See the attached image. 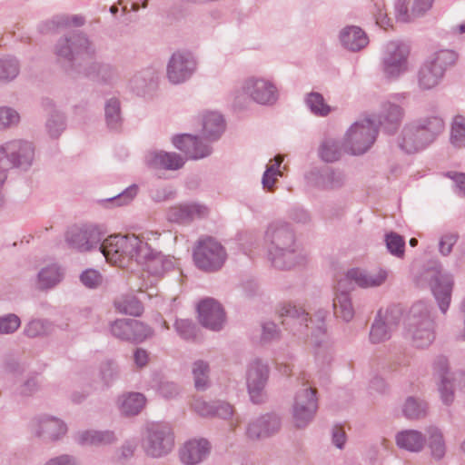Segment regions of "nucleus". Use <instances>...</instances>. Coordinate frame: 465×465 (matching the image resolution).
I'll return each mask as SVG.
<instances>
[{
  "instance_id": "obj_1",
  "label": "nucleus",
  "mask_w": 465,
  "mask_h": 465,
  "mask_svg": "<svg viewBox=\"0 0 465 465\" xmlns=\"http://www.w3.org/2000/svg\"><path fill=\"white\" fill-rule=\"evenodd\" d=\"M53 53L57 65L71 79L87 78L110 84L119 76L115 65L94 59L95 45L82 31L62 35L54 45Z\"/></svg>"
},
{
  "instance_id": "obj_2",
  "label": "nucleus",
  "mask_w": 465,
  "mask_h": 465,
  "mask_svg": "<svg viewBox=\"0 0 465 465\" xmlns=\"http://www.w3.org/2000/svg\"><path fill=\"white\" fill-rule=\"evenodd\" d=\"M264 241L273 267L290 270L303 262V256L297 249L294 231L288 223L273 221L269 223Z\"/></svg>"
},
{
  "instance_id": "obj_3",
  "label": "nucleus",
  "mask_w": 465,
  "mask_h": 465,
  "mask_svg": "<svg viewBox=\"0 0 465 465\" xmlns=\"http://www.w3.org/2000/svg\"><path fill=\"white\" fill-rule=\"evenodd\" d=\"M444 130L445 122L440 115L420 117L403 127L399 145L407 153H417L433 143Z\"/></svg>"
},
{
  "instance_id": "obj_4",
  "label": "nucleus",
  "mask_w": 465,
  "mask_h": 465,
  "mask_svg": "<svg viewBox=\"0 0 465 465\" xmlns=\"http://www.w3.org/2000/svg\"><path fill=\"white\" fill-rule=\"evenodd\" d=\"M99 251L107 262L119 267H126L136 257H144L148 253L147 242L138 236L132 235H110L101 241Z\"/></svg>"
},
{
  "instance_id": "obj_5",
  "label": "nucleus",
  "mask_w": 465,
  "mask_h": 465,
  "mask_svg": "<svg viewBox=\"0 0 465 465\" xmlns=\"http://www.w3.org/2000/svg\"><path fill=\"white\" fill-rule=\"evenodd\" d=\"M405 336L417 348H427L435 340L432 307L424 301L412 304L405 321Z\"/></svg>"
},
{
  "instance_id": "obj_6",
  "label": "nucleus",
  "mask_w": 465,
  "mask_h": 465,
  "mask_svg": "<svg viewBox=\"0 0 465 465\" xmlns=\"http://www.w3.org/2000/svg\"><path fill=\"white\" fill-rule=\"evenodd\" d=\"M428 283L442 314H446L451 302L454 285L453 277L450 273H442L440 262L431 260L424 266L420 275L417 278V284L424 286Z\"/></svg>"
},
{
  "instance_id": "obj_7",
  "label": "nucleus",
  "mask_w": 465,
  "mask_h": 465,
  "mask_svg": "<svg viewBox=\"0 0 465 465\" xmlns=\"http://www.w3.org/2000/svg\"><path fill=\"white\" fill-rule=\"evenodd\" d=\"M35 158V147L25 140H12L0 145V173L13 168L28 170Z\"/></svg>"
},
{
  "instance_id": "obj_8",
  "label": "nucleus",
  "mask_w": 465,
  "mask_h": 465,
  "mask_svg": "<svg viewBox=\"0 0 465 465\" xmlns=\"http://www.w3.org/2000/svg\"><path fill=\"white\" fill-rule=\"evenodd\" d=\"M196 267L205 272L219 271L227 259L225 248L213 237L199 239L193 252Z\"/></svg>"
},
{
  "instance_id": "obj_9",
  "label": "nucleus",
  "mask_w": 465,
  "mask_h": 465,
  "mask_svg": "<svg viewBox=\"0 0 465 465\" xmlns=\"http://www.w3.org/2000/svg\"><path fill=\"white\" fill-rule=\"evenodd\" d=\"M174 446V435L172 428L165 423H151L147 425L142 441L146 455L161 458L172 451Z\"/></svg>"
},
{
  "instance_id": "obj_10",
  "label": "nucleus",
  "mask_w": 465,
  "mask_h": 465,
  "mask_svg": "<svg viewBox=\"0 0 465 465\" xmlns=\"http://www.w3.org/2000/svg\"><path fill=\"white\" fill-rule=\"evenodd\" d=\"M378 130L373 120L365 118L354 123L346 134L344 147L351 154H362L374 143Z\"/></svg>"
},
{
  "instance_id": "obj_11",
  "label": "nucleus",
  "mask_w": 465,
  "mask_h": 465,
  "mask_svg": "<svg viewBox=\"0 0 465 465\" xmlns=\"http://www.w3.org/2000/svg\"><path fill=\"white\" fill-rule=\"evenodd\" d=\"M102 232L93 224L73 225L65 232V242L69 248L79 252H91L98 248L103 239Z\"/></svg>"
},
{
  "instance_id": "obj_12",
  "label": "nucleus",
  "mask_w": 465,
  "mask_h": 465,
  "mask_svg": "<svg viewBox=\"0 0 465 465\" xmlns=\"http://www.w3.org/2000/svg\"><path fill=\"white\" fill-rule=\"evenodd\" d=\"M111 334L124 341L141 343L153 335V330L135 319H117L110 322Z\"/></svg>"
},
{
  "instance_id": "obj_13",
  "label": "nucleus",
  "mask_w": 465,
  "mask_h": 465,
  "mask_svg": "<svg viewBox=\"0 0 465 465\" xmlns=\"http://www.w3.org/2000/svg\"><path fill=\"white\" fill-rule=\"evenodd\" d=\"M409 53V48L404 44L392 41L386 45L382 69L387 78L396 79L407 71Z\"/></svg>"
},
{
  "instance_id": "obj_14",
  "label": "nucleus",
  "mask_w": 465,
  "mask_h": 465,
  "mask_svg": "<svg viewBox=\"0 0 465 465\" xmlns=\"http://www.w3.org/2000/svg\"><path fill=\"white\" fill-rule=\"evenodd\" d=\"M402 311L399 306H390L384 313L380 310L370 331L372 343H380L391 338L401 320Z\"/></svg>"
},
{
  "instance_id": "obj_15",
  "label": "nucleus",
  "mask_w": 465,
  "mask_h": 465,
  "mask_svg": "<svg viewBox=\"0 0 465 465\" xmlns=\"http://www.w3.org/2000/svg\"><path fill=\"white\" fill-rule=\"evenodd\" d=\"M318 409L316 389L302 388L295 396L292 414L297 428L306 427L313 419Z\"/></svg>"
},
{
  "instance_id": "obj_16",
  "label": "nucleus",
  "mask_w": 465,
  "mask_h": 465,
  "mask_svg": "<svg viewBox=\"0 0 465 465\" xmlns=\"http://www.w3.org/2000/svg\"><path fill=\"white\" fill-rule=\"evenodd\" d=\"M242 88L245 94L260 104L271 105L278 99L275 85L264 78L248 77L243 81Z\"/></svg>"
},
{
  "instance_id": "obj_17",
  "label": "nucleus",
  "mask_w": 465,
  "mask_h": 465,
  "mask_svg": "<svg viewBox=\"0 0 465 465\" xmlns=\"http://www.w3.org/2000/svg\"><path fill=\"white\" fill-rule=\"evenodd\" d=\"M269 378V367L260 360L253 361L247 371V388L251 400L260 404L265 399V386Z\"/></svg>"
},
{
  "instance_id": "obj_18",
  "label": "nucleus",
  "mask_w": 465,
  "mask_h": 465,
  "mask_svg": "<svg viewBox=\"0 0 465 465\" xmlns=\"http://www.w3.org/2000/svg\"><path fill=\"white\" fill-rule=\"evenodd\" d=\"M196 69V61L188 52H176L167 64V77L172 84H178L188 80Z\"/></svg>"
},
{
  "instance_id": "obj_19",
  "label": "nucleus",
  "mask_w": 465,
  "mask_h": 465,
  "mask_svg": "<svg viewBox=\"0 0 465 465\" xmlns=\"http://www.w3.org/2000/svg\"><path fill=\"white\" fill-rule=\"evenodd\" d=\"M388 278V271L382 268H376L370 271L352 268L341 279V286L348 285L352 287L354 282L361 288H373L382 285Z\"/></svg>"
},
{
  "instance_id": "obj_20",
  "label": "nucleus",
  "mask_w": 465,
  "mask_h": 465,
  "mask_svg": "<svg viewBox=\"0 0 465 465\" xmlns=\"http://www.w3.org/2000/svg\"><path fill=\"white\" fill-rule=\"evenodd\" d=\"M307 183L322 190H336L341 188L346 182V176L342 171L331 167L312 169L305 176Z\"/></svg>"
},
{
  "instance_id": "obj_21",
  "label": "nucleus",
  "mask_w": 465,
  "mask_h": 465,
  "mask_svg": "<svg viewBox=\"0 0 465 465\" xmlns=\"http://www.w3.org/2000/svg\"><path fill=\"white\" fill-rule=\"evenodd\" d=\"M201 324L209 330L218 331L225 322V312L222 305L213 298L203 300L197 307Z\"/></svg>"
},
{
  "instance_id": "obj_22",
  "label": "nucleus",
  "mask_w": 465,
  "mask_h": 465,
  "mask_svg": "<svg viewBox=\"0 0 465 465\" xmlns=\"http://www.w3.org/2000/svg\"><path fill=\"white\" fill-rule=\"evenodd\" d=\"M158 71L147 66L136 71L128 81V87L138 96L151 95L158 87Z\"/></svg>"
},
{
  "instance_id": "obj_23",
  "label": "nucleus",
  "mask_w": 465,
  "mask_h": 465,
  "mask_svg": "<svg viewBox=\"0 0 465 465\" xmlns=\"http://www.w3.org/2000/svg\"><path fill=\"white\" fill-rule=\"evenodd\" d=\"M280 428V417L275 413H266L248 423L246 436L252 440H257L273 435Z\"/></svg>"
},
{
  "instance_id": "obj_24",
  "label": "nucleus",
  "mask_w": 465,
  "mask_h": 465,
  "mask_svg": "<svg viewBox=\"0 0 465 465\" xmlns=\"http://www.w3.org/2000/svg\"><path fill=\"white\" fill-rule=\"evenodd\" d=\"M148 253L144 257H136L135 262L143 267L150 274L161 276L174 267L173 258L153 251L147 243Z\"/></svg>"
},
{
  "instance_id": "obj_25",
  "label": "nucleus",
  "mask_w": 465,
  "mask_h": 465,
  "mask_svg": "<svg viewBox=\"0 0 465 465\" xmlns=\"http://www.w3.org/2000/svg\"><path fill=\"white\" fill-rule=\"evenodd\" d=\"M67 430L65 423L54 417L43 416L35 420V435L44 441H54Z\"/></svg>"
},
{
  "instance_id": "obj_26",
  "label": "nucleus",
  "mask_w": 465,
  "mask_h": 465,
  "mask_svg": "<svg viewBox=\"0 0 465 465\" xmlns=\"http://www.w3.org/2000/svg\"><path fill=\"white\" fill-rule=\"evenodd\" d=\"M434 0H397L395 14L398 21L408 23L423 15L432 6Z\"/></svg>"
},
{
  "instance_id": "obj_27",
  "label": "nucleus",
  "mask_w": 465,
  "mask_h": 465,
  "mask_svg": "<svg viewBox=\"0 0 465 465\" xmlns=\"http://www.w3.org/2000/svg\"><path fill=\"white\" fill-rule=\"evenodd\" d=\"M173 145L191 159H201L211 154L212 148L199 140L197 136L183 134L173 137Z\"/></svg>"
},
{
  "instance_id": "obj_28",
  "label": "nucleus",
  "mask_w": 465,
  "mask_h": 465,
  "mask_svg": "<svg viewBox=\"0 0 465 465\" xmlns=\"http://www.w3.org/2000/svg\"><path fill=\"white\" fill-rule=\"evenodd\" d=\"M353 287L348 285L341 286V279L338 281L335 295L332 302L333 313L336 318L349 322L354 317V308L350 292Z\"/></svg>"
},
{
  "instance_id": "obj_29",
  "label": "nucleus",
  "mask_w": 465,
  "mask_h": 465,
  "mask_svg": "<svg viewBox=\"0 0 465 465\" xmlns=\"http://www.w3.org/2000/svg\"><path fill=\"white\" fill-rule=\"evenodd\" d=\"M403 117L404 109L400 104L388 101L381 105L378 122L386 133L392 134L399 129Z\"/></svg>"
},
{
  "instance_id": "obj_30",
  "label": "nucleus",
  "mask_w": 465,
  "mask_h": 465,
  "mask_svg": "<svg viewBox=\"0 0 465 465\" xmlns=\"http://www.w3.org/2000/svg\"><path fill=\"white\" fill-rule=\"evenodd\" d=\"M210 449V443L205 439L189 440L180 450L181 460L186 465H196L206 459Z\"/></svg>"
},
{
  "instance_id": "obj_31",
  "label": "nucleus",
  "mask_w": 465,
  "mask_h": 465,
  "mask_svg": "<svg viewBox=\"0 0 465 465\" xmlns=\"http://www.w3.org/2000/svg\"><path fill=\"white\" fill-rule=\"evenodd\" d=\"M278 312L281 318H284L282 324H292L296 328V331L301 334L304 333V331L308 329V322H312V318L309 319V314L303 309L291 303L281 305Z\"/></svg>"
},
{
  "instance_id": "obj_32",
  "label": "nucleus",
  "mask_w": 465,
  "mask_h": 465,
  "mask_svg": "<svg viewBox=\"0 0 465 465\" xmlns=\"http://www.w3.org/2000/svg\"><path fill=\"white\" fill-rule=\"evenodd\" d=\"M207 214V208L201 204H181L169 209L168 220L173 223H189L195 218H202Z\"/></svg>"
},
{
  "instance_id": "obj_33",
  "label": "nucleus",
  "mask_w": 465,
  "mask_h": 465,
  "mask_svg": "<svg viewBox=\"0 0 465 465\" xmlns=\"http://www.w3.org/2000/svg\"><path fill=\"white\" fill-rule=\"evenodd\" d=\"M340 40L344 48L352 52L363 49L369 43L366 33L356 25L343 28L340 33Z\"/></svg>"
},
{
  "instance_id": "obj_34",
  "label": "nucleus",
  "mask_w": 465,
  "mask_h": 465,
  "mask_svg": "<svg viewBox=\"0 0 465 465\" xmlns=\"http://www.w3.org/2000/svg\"><path fill=\"white\" fill-rule=\"evenodd\" d=\"M149 166L156 169L178 170L184 164V160L175 153L154 152L146 158Z\"/></svg>"
},
{
  "instance_id": "obj_35",
  "label": "nucleus",
  "mask_w": 465,
  "mask_h": 465,
  "mask_svg": "<svg viewBox=\"0 0 465 465\" xmlns=\"http://www.w3.org/2000/svg\"><path fill=\"white\" fill-rule=\"evenodd\" d=\"M435 366L440 371V383L439 385V391L440 393L441 401L446 405H450L454 401V386L452 378L448 372L447 360L440 357L435 362Z\"/></svg>"
},
{
  "instance_id": "obj_36",
  "label": "nucleus",
  "mask_w": 465,
  "mask_h": 465,
  "mask_svg": "<svg viewBox=\"0 0 465 465\" xmlns=\"http://www.w3.org/2000/svg\"><path fill=\"white\" fill-rule=\"evenodd\" d=\"M442 71L433 67V64L427 61L418 72V84L421 90H430L436 87L443 78Z\"/></svg>"
},
{
  "instance_id": "obj_37",
  "label": "nucleus",
  "mask_w": 465,
  "mask_h": 465,
  "mask_svg": "<svg viewBox=\"0 0 465 465\" xmlns=\"http://www.w3.org/2000/svg\"><path fill=\"white\" fill-rule=\"evenodd\" d=\"M225 130L223 117L218 113H208L203 121V134L210 140L215 141L220 138Z\"/></svg>"
},
{
  "instance_id": "obj_38",
  "label": "nucleus",
  "mask_w": 465,
  "mask_h": 465,
  "mask_svg": "<svg viewBox=\"0 0 465 465\" xmlns=\"http://www.w3.org/2000/svg\"><path fill=\"white\" fill-rule=\"evenodd\" d=\"M396 443L401 449L419 452L424 447L425 437L415 430H403L396 435Z\"/></svg>"
},
{
  "instance_id": "obj_39",
  "label": "nucleus",
  "mask_w": 465,
  "mask_h": 465,
  "mask_svg": "<svg viewBox=\"0 0 465 465\" xmlns=\"http://www.w3.org/2000/svg\"><path fill=\"white\" fill-rule=\"evenodd\" d=\"M115 311L122 314L140 316L143 312V303L134 294L126 293L116 297L114 301Z\"/></svg>"
},
{
  "instance_id": "obj_40",
  "label": "nucleus",
  "mask_w": 465,
  "mask_h": 465,
  "mask_svg": "<svg viewBox=\"0 0 465 465\" xmlns=\"http://www.w3.org/2000/svg\"><path fill=\"white\" fill-rule=\"evenodd\" d=\"M63 278L61 268L55 264L44 267L37 274L36 288L46 291L57 285Z\"/></svg>"
},
{
  "instance_id": "obj_41",
  "label": "nucleus",
  "mask_w": 465,
  "mask_h": 465,
  "mask_svg": "<svg viewBox=\"0 0 465 465\" xmlns=\"http://www.w3.org/2000/svg\"><path fill=\"white\" fill-rule=\"evenodd\" d=\"M210 365L203 360H197L192 364V375L194 388L198 391H205L211 386Z\"/></svg>"
},
{
  "instance_id": "obj_42",
  "label": "nucleus",
  "mask_w": 465,
  "mask_h": 465,
  "mask_svg": "<svg viewBox=\"0 0 465 465\" xmlns=\"http://www.w3.org/2000/svg\"><path fill=\"white\" fill-rule=\"evenodd\" d=\"M402 413L408 420L423 419L428 413V403L420 398L410 396L402 406Z\"/></svg>"
},
{
  "instance_id": "obj_43",
  "label": "nucleus",
  "mask_w": 465,
  "mask_h": 465,
  "mask_svg": "<svg viewBox=\"0 0 465 465\" xmlns=\"http://www.w3.org/2000/svg\"><path fill=\"white\" fill-rule=\"evenodd\" d=\"M104 117L109 129L119 130L121 128L123 118L120 101L117 98L113 97L105 102Z\"/></svg>"
},
{
  "instance_id": "obj_44",
  "label": "nucleus",
  "mask_w": 465,
  "mask_h": 465,
  "mask_svg": "<svg viewBox=\"0 0 465 465\" xmlns=\"http://www.w3.org/2000/svg\"><path fill=\"white\" fill-rule=\"evenodd\" d=\"M426 432L429 436V447L431 455L437 460L442 459L446 452V446L441 430L438 427L430 426Z\"/></svg>"
},
{
  "instance_id": "obj_45",
  "label": "nucleus",
  "mask_w": 465,
  "mask_h": 465,
  "mask_svg": "<svg viewBox=\"0 0 465 465\" xmlns=\"http://www.w3.org/2000/svg\"><path fill=\"white\" fill-rule=\"evenodd\" d=\"M145 403V398L142 393L132 392L123 396L120 408L121 411L125 415L138 414Z\"/></svg>"
},
{
  "instance_id": "obj_46",
  "label": "nucleus",
  "mask_w": 465,
  "mask_h": 465,
  "mask_svg": "<svg viewBox=\"0 0 465 465\" xmlns=\"http://www.w3.org/2000/svg\"><path fill=\"white\" fill-rule=\"evenodd\" d=\"M458 59L456 52L449 49L440 50L435 52L427 62L433 64L434 68L440 69L442 74H445L446 70L454 65Z\"/></svg>"
},
{
  "instance_id": "obj_47",
  "label": "nucleus",
  "mask_w": 465,
  "mask_h": 465,
  "mask_svg": "<svg viewBox=\"0 0 465 465\" xmlns=\"http://www.w3.org/2000/svg\"><path fill=\"white\" fill-rule=\"evenodd\" d=\"M458 59L456 52L449 49L440 50L435 52L427 62L433 64L434 68L440 69L442 74H445L446 70L454 65Z\"/></svg>"
},
{
  "instance_id": "obj_48",
  "label": "nucleus",
  "mask_w": 465,
  "mask_h": 465,
  "mask_svg": "<svg viewBox=\"0 0 465 465\" xmlns=\"http://www.w3.org/2000/svg\"><path fill=\"white\" fill-rule=\"evenodd\" d=\"M20 72L19 61L11 55L0 56V82H10L17 77Z\"/></svg>"
},
{
  "instance_id": "obj_49",
  "label": "nucleus",
  "mask_w": 465,
  "mask_h": 465,
  "mask_svg": "<svg viewBox=\"0 0 465 465\" xmlns=\"http://www.w3.org/2000/svg\"><path fill=\"white\" fill-rule=\"evenodd\" d=\"M45 128L49 136L57 139L66 128L65 116L59 111H54L48 116Z\"/></svg>"
},
{
  "instance_id": "obj_50",
  "label": "nucleus",
  "mask_w": 465,
  "mask_h": 465,
  "mask_svg": "<svg viewBox=\"0 0 465 465\" xmlns=\"http://www.w3.org/2000/svg\"><path fill=\"white\" fill-rule=\"evenodd\" d=\"M450 143L457 148L465 146V117L456 115L450 127Z\"/></svg>"
},
{
  "instance_id": "obj_51",
  "label": "nucleus",
  "mask_w": 465,
  "mask_h": 465,
  "mask_svg": "<svg viewBox=\"0 0 465 465\" xmlns=\"http://www.w3.org/2000/svg\"><path fill=\"white\" fill-rule=\"evenodd\" d=\"M384 242L388 252L397 257L403 258L405 252V240L395 232H390L385 234Z\"/></svg>"
},
{
  "instance_id": "obj_52",
  "label": "nucleus",
  "mask_w": 465,
  "mask_h": 465,
  "mask_svg": "<svg viewBox=\"0 0 465 465\" xmlns=\"http://www.w3.org/2000/svg\"><path fill=\"white\" fill-rule=\"evenodd\" d=\"M305 103L311 112L316 115L326 116L331 112V107L325 103L320 93L312 92L308 94Z\"/></svg>"
},
{
  "instance_id": "obj_53",
  "label": "nucleus",
  "mask_w": 465,
  "mask_h": 465,
  "mask_svg": "<svg viewBox=\"0 0 465 465\" xmlns=\"http://www.w3.org/2000/svg\"><path fill=\"white\" fill-rule=\"evenodd\" d=\"M52 330V324L47 320L34 319L24 329V333L29 338H35L48 334Z\"/></svg>"
},
{
  "instance_id": "obj_54",
  "label": "nucleus",
  "mask_w": 465,
  "mask_h": 465,
  "mask_svg": "<svg viewBox=\"0 0 465 465\" xmlns=\"http://www.w3.org/2000/svg\"><path fill=\"white\" fill-rule=\"evenodd\" d=\"M73 24L75 26H82L84 25V18L81 15H73L72 17L62 15L55 16L53 20L46 22L41 27V32H46L54 27H65Z\"/></svg>"
},
{
  "instance_id": "obj_55",
  "label": "nucleus",
  "mask_w": 465,
  "mask_h": 465,
  "mask_svg": "<svg viewBox=\"0 0 465 465\" xmlns=\"http://www.w3.org/2000/svg\"><path fill=\"white\" fill-rule=\"evenodd\" d=\"M341 148L339 143L332 139L325 140L320 147V156L327 163H332L340 159Z\"/></svg>"
},
{
  "instance_id": "obj_56",
  "label": "nucleus",
  "mask_w": 465,
  "mask_h": 465,
  "mask_svg": "<svg viewBox=\"0 0 465 465\" xmlns=\"http://www.w3.org/2000/svg\"><path fill=\"white\" fill-rule=\"evenodd\" d=\"M174 328L179 336L185 341H194L197 337V326L191 320L178 319L174 322Z\"/></svg>"
},
{
  "instance_id": "obj_57",
  "label": "nucleus",
  "mask_w": 465,
  "mask_h": 465,
  "mask_svg": "<svg viewBox=\"0 0 465 465\" xmlns=\"http://www.w3.org/2000/svg\"><path fill=\"white\" fill-rule=\"evenodd\" d=\"M100 376L106 386L111 385L120 376L119 366L114 361L103 362L100 366Z\"/></svg>"
},
{
  "instance_id": "obj_58",
  "label": "nucleus",
  "mask_w": 465,
  "mask_h": 465,
  "mask_svg": "<svg viewBox=\"0 0 465 465\" xmlns=\"http://www.w3.org/2000/svg\"><path fill=\"white\" fill-rule=\"evenodd\" d=\"M20 121L19 114L7 106L0 107V130L15 126Z\"/></svg>"
},
{
  "instance_id": "obj_59",
  "label": "nucleus",
  "mask_w": 465,
  "mask_h": 465,
  "mask_svg": "<svg viewBox=\"0 0 465 465\" xmlns=\"http://www.w3.org/2000/svg\"><path fill=\"white\" fill-rule=\"evenodd\" d=\"M21 324L20 318L14 314L9 313L0 317V334L14 333Z\"/></svg>"
},
{
  "instance_id": "obj_60",
  "label": "nucleus",
  "mask_w": 465,
  "mask_h": 465,
  "mask_svg": "<svg viewBox=\"0 0 465 465\" xmlns=\"http://www.w3.org/2000/svg\"><path fill=\"white\" fill-rule=\"evenodd\" d=\"M138 193V186L132 184L116 196L109 198L107 201L113 203L116 206L126 205L131 203Z\"/></svg>"
},
{
  "instance_id": "obj_61",
  "label": "nucleus",
  "mask_w": 465,
  "mask_h": 465,
  "mask_svg": "<svg viewBox=\"0 0 465 465\" xmlns=\"http://www.w3.org/2000/svg\"><path fill=\"white\" fill-rule=\"evenodd\" d=\"M80 280L85 287L95 289L102 284L103 276L94 269H87L81 273Z\"/></svg>"
},
{
  "instance_id": "obj_62",
  "label": "nucleus",
  "mask_w": 465,
  "mask_h": 465,
  "mask_svg": "<svg viewBox=\"0 0 465 465\" xmlns=\"http://www.w3.org/2000/svg\"><path fill=\"white\" fill-rule=\"evenodd\" d=\"M193 411L202 417H213L214 401L195 399L192 404Z\"/></svg>"
},
{
  "instance_id": "obj_63",
  "label": "nucleus",
  "mask_w": 465,
  "mask_h": 465,
  "mask_svg": "<svg viewBox=\"0 0 465 465\" xmlns=\"http://www.w3.org/2000/svg\"><path fill=\"white\" fill-rule=\"evenodd\" d=\"M180 387L177 383L169 381H163L159 384L158 391L165 399H173L180 393Z\"/></svg>"
},
{
  "instance_id": "obj_64",
  "label": "nucleus",
  "mask_w": 465,
  "mask_h": 465,
  "mask_svg": "<svg viewBox=\"0 0 465 465\" xmlns=\"http://www.w3.org/2000/svg\"><path fill=\"white\" fill-rule=\"evenodd\" d=\"M95 433V430H79L74 434V439L81 446H94Z\"/></svg>"
}]
</instances>
